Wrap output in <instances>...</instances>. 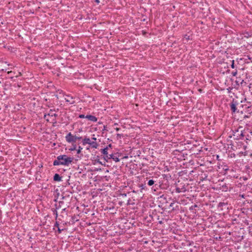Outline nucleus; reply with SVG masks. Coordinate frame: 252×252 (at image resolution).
I'll return each instance as SVG.
<instances>
[{"mask_svg":"<svg viewBox=\"0 0 252 252\" xmlns=\"http://www.w3.org/2000/svg\"><path fill=\"white\" fill-rule=\"evenodd\" d=\"M98 139L95 137V149H97L102 154L103 157L99 158L98 156L95 158V165L97 163L100 164L102 165H105L106 162H112L114 161L118 162L120 161V157L122 156V154L117 152L113 153L111 152V145L108 146H104L103 143L105 138L103 136L97 135Z\"/></svg>","mask_w":252,"mask_h":252,"instance_id":"f257e3e1","label":"nucleus"},{"mask_svg":"<svg viewBox=\"0 0 252 252\" xmlns=\"http://www.w3.org/2000/svg\"><path fill=\"white\" fill-rule=\"evenodd\" d=\"M73 158L68 157L66 155H61L57 158V159L53 162L54 166L63 165L68 166L72 162Z\"/></svg>","mask_w":252,"mask_h":252,"instance_id":"f03ea898","label":"nucleus"},{"mask_svg":"<svg viewBox=\"0 0 252 252\" xmlns=\"http://www.w3.org/2000/svg\"><path fill=\"white\" fill-rule=\"evenodd\" d=\"M95 131H97V133L100 132L103 133V131L105 130V125L103 122L99 121L97 122V119L95 118Z\"/></svg>","mask_w":252,"mask_h":252,"instance_id":"7ed1b4c3","label":"nucleus"},{"mask_svg":"<svg viewBox=\"0 0 252 252\" xmlns=\"http://www.w3.org/2000/svg\"><path fill=\"white\" fill-rule=\"evenodd\" d=\"M66 140L69 142H75L77 140H79L81 137H79L76 136H74L70 132H69L65 137Z\"/></svg>","mask_w":252,"mask_h":252,"instance_id":"20e7f679","label":"nucleus"},{"mask_svg":"<svg viewBox=\"0 0 252 252\" xmlns=\"http://www.w3.org/2000/svg\"><path fill=\"white\" fill-rule=\"evenodd\" d=\"M238 104V102L235 100L234 99L232 100L231 103L229 104L230 108L232 113H235L237 110V105Z\"/></svg>","mask_w":252,"mask_h":252,"instance_id":"39448f33","label":"nucleus"},{"mask_svg":"<svg viewBox=\"0 0 252 252\" xmlns=\"http://www.w3.org/2000/svg\"><path fill=\"white\" fill-rule=\"evenodd\" d=\"M241 121L243 122L247 125H248L252 121V119H251L250 115H245Z\"/></svg>","mask_w":252,"mask_h":252,"instance_id":"423d86ee","label":"nucleus"},{"mask_svg":"<svg viewBox=\"0 0 252 252\" xmlns=\"http://www.w3.org/2000/svg\"><path fill=\"white\" fill-rule=\"evenodd\" d=\"M83 145H85L87 144H89L92 146V147H94V142H91V140L89 138H85L84 139L83 141Z\"/></svg>","mask_w":252,"mask_h":252,"instance_id":"0eeeda50","label":"nucleus"},{"mask_svg":"<svg viewBox=\"0 0 252 252\" xmlns=\"http://www.w3.org/2000/svg\"><path fill=\"white\" fill-rule=\"evenodd\" d=\"M65 100L66 102H68L70 104H74L75 102V100H74V98L72 96L69 95L66 96L65 98Z\"/></svg>","mask_w":252,"mask_h":252,"instance_id":"6e6552de","label":"nucleus"},{"mask_svg":"<svg viewBox=\"0 0 252 252\" xmlns=\"http://www.w3.org/2000/svg\"><path fill=\"white\" fill-rule=\"evenodd\" d=\"M53 179H54V181H55L59 182L62 180V177L60 176L59 174L56 173L54 176Z\"/></svg>","mask_w":252,"mask_h":252,"instance_id":"1a4fd4ad","label":"nucleus"},{"mask_svg":"<svg viewBox=\"0 0 252 252\" xmlns=\"http://www.w3.org/2000/svg\"><path fill=\"white\" fill-rule=\"evenodd\" d=\"M85 118L91 121L94 122V116L88 115L85 117Z\"/></svg>","mask_w":252,"mask_h":252,"instance_id":"9d476101","label":"nucleus"},{"mask_svg":"<svg viewBox=\"0 0 252 252\" xmlns=\"http://www.w3.org/2000/svg\"><path fill=\"white\" fill-rule=\"evenodd\" d=\"M155 182V181L153 180H150L148 181L147 184L149 186H152L154 184Z\"/></svg>","mask_w":252,"mask_h":252,"instance_id":"9b49d317","label":"nucleus"},{"mask_svg":"<svg viewBox=\"0 0 252 252\" xmlns=\"http://www.w3.org/2000/svg\"><path fill=\"white\" fill-rule=\"evenodd\" d=\"M52 210L53 211V214L56 216V219H57L58 217V213H57L56 209H52Z\"/></svg>","mask_w":252,"mask_h":252,"instance_id":"f8f14e48","label":"nucleus"},{"mask_svg":"<svg viewBox=\"0 0 252 252\" xmlns=\"http://www.w3.org/2000/svg\"><path fill=\"white\" fill-rule=\"evenodd\" d=\"M102 190V189H97L96 191L95 192V197H96L97 196L98 194L100 193V191Z\"/></svg>","mask_w":252,"mask_h":252,"instance_id":"ddd939ff","label":"nucleus"},{"mask_svg":"<svg viewBox=\"0 0 252 252\" xmlns=\"http://www.w3.org/2000/svg\"><path fill=\"white\" fill-rule=\"evenodd\" d=\"M197 207V205H196V204H194V205H192L191 206H190L189 207V210H193V209H194Z\"/></svg>","mask_w":252,"mask_h":252,"instance_id":"4468645a","label":"nucleus"},{"mask_svg":"<svg viewBox=\"0 0 252 252\" xmlns=\"http://www.w3.org/2000/svg\"><path fill=\"white\" fill-rule=\"evenodd\" d=\"M47 115H48V116L51 115L52 117H53V116H54V117H56L57 116V115L56 114H55V113H54V114H47ZM46 116H47V115H46V114H45V115H44V118H46Z\"/></svg>","mask_w":252,"mask_h":252,"instance_id":"2eb2a0df","label":"nucleus"},{"mask_svg":"<svg viewBox=\"0 0 252 252\" xmlns=\"http://www.w3.org/2000/svg\"><path fill=\"white\" fill-rule=\"evenodd\" d=\"M176 192L177 193H180L182 192L181 189L179 188H176Z\"/></svg>","mask_w":252,"mask_h":252,"instance_id":"dca6fc26","label":"nucleus"},{"mask_svg":"<svg viewBox=\"0 0 252 252\" xmlns=\"http://www.w3.org/2000/svg\"><path fill=\"white\" fill-rule=\"evenodd\" d=\"M237 74V71L236 70L235 71H232L231 72V74L233 76H236Z\"/></svg>","mask_w":252,"mask_h":252,"instance_id":"f3484780","label":"nucleus"},{"mask_svg":"<svg viewBox=\"0 0 252 252\" xmlns=\"http://www.w3.org/2000/svg\"><path fill=\"white\" fill-rule=\"evenodd\" d=\"M231 67L232 68H235L234 61V60L232 61V63H231Z\"/></svg>","mask_w":252,"mask_h":252,"instance_id":"a211bd4d","label":"nucleus"},{"mask_svg":"<svg viewBox=\"0 0 252 252\" xmlns=\"http://www.w3.org/2000/svg\"><path fill=\"white\" fill-rule=\"evenodd\" d=\"M223 169L225 171H227L229 170L228 168V166H226V165H224V167L223 168Z\"/></svg>","mask_w":252,"mask_h":252,"instance_id":"6ab92c4d","label":"nucleus"},{"mask_svg":"<svg viewBox=\"0 0 252 252\" xmlns=\"http://www.w3.org/2000/svg\"><path fill=\"white\" fill-rule=\"evenodd\" d=\"M225 204L223 202H220L219 204V207H221L223 205H224Z\"/></svg>","mask_w":252,"mask_h":252,"instance_id":"aec40b11","label":"nucleus"},{"mask_svg":"<svg viewBox=\"0 0 252 252\" xmlns=\"http://www.w3.org/2000/svg\"><path fill=\"white\" fill-rule=\"evenodd\" d=\"M63 230V229H61L59 227H58V231L59 233H61V232H62Z\"/></svg>","mask_w":252,"mask_h":252,"instance_id":"412c9836","label":"nucleus"},{"mask_svg":"<svg viewBox=\"0 0 252 252\" xmlns=\"http://www.w3.org/2000/svg\"><path fill=\"white\" fill-rule=\"evenodd\" d=\"M54 226L56 227L57 228H58V227H59V224L58 223V222L57 221H56V222L55 223Z\"/></svg>","mask_w":252,"mask_h":252,"instance_id":"4be33fe9","label":"nucleus"},{"mask_svg":"<svg viewBox=\"0 0 252 252\" xmlns=\"http://www.w3.org/2000/svg\"><path fill=\"white\" fill-rule=\"evenodd\" d=\"M122 136V135L121 134H117V138H121Z\"/></svg>","mask_w":252,"mask_h":252,"instance_id":"5701e85b","label":"nucleus"},{"mask_svg":"<svg viewBox=\"0 0 252 252\" xmlns=\"http://www.w3.org/2000/svg\"><path fill=\"white\" fill-rule=\"evenodd\" d=\"M82 149V148L79 147V149L77 150V153L79 154L81 152V150Z\"/></svg>","mask_w":252,"mask_h":252,"instance_id":"b1692460","label":"nucleus"},{"mask_svg":"<svg viewBox=\"0 0 252 252\" xmlns=\"http://www.w3.org/2000/svg\"><path fill=\"white\" fill-rule=\"evenodd\" d=\"M76 149V146H74L72 148H71L70 150L71 151L75 150Z\"/></svg>","mask_w":252,"mask_h":252,"instance_id":"393cba45","label":"nucleus"},{"mask_svg":"<svg viewBox=\"0 0 252 252\" xmlns=\"http://www.w3.org/2000/svg\"><path fill=\"white\" fill-rule=\"evenodd\" d=\"M240 136L242 137L244 136V134L243 132H242V131H241Z\"/></svg>","mask_w":252,"mask_h":252,"instance_id":"a878e982","label":"nucleus"},{"mask_svg":"<svg viewBox=\"0 0 252 252\" xmlns=\"http://www.w3.org/2000/svg\"><path fill=\"white\" fill-rule=\"evenodd\" d=\"M174 204V203H170V205H169V206H170V207H173Z\"/></svg>","mask_w":252,"mask_h":252,"instance_id":"bb28decb","label":"nucleus"},{"mask_svg":"<svg viewBox=\"0 0 252 252\" xmlns=\"http://www.w3.org/2000/svg\"><path fill=\"white\" fill-rule=\"evenodd\" d=\"M80 118H85L84 115H80L79 116Z\"/></svg>","mask_w":252,"mask_h":252,"instance_id":"cd10ccee","label":"nucleus"},{"mask_svg":"<svg viewBox=\"0 0 252 252\" xmlns=\"http://www.w3.org/2000/svg\"><path fill=\"white\" fill-rule=\"evenodd\" d=\"M95 2L97 4H99L100 2V1L99 0H95Z\"/></svg>","mask_w":252,"mask_h":252,"instance_id":"c85d7f7f","label":"nucleus"},{"mask_svg":"<svg viewBox=\"0 0 252 252\" xmlns=\"http://www.w3.org/2000/svg\"><path fill=\"white\" fill-rule=\"evenodd\" d=\"M128 158V156H126L124 157L123 158Z\"/></svg>","mask_w":252,"mask_h":252,"instance_id":"c756f323","label":"nucleus"},{"mask_svg":"<svg viewBox=\"0 0 252 252\" xmlns=\"http://www.w3.org/2000/svg\"><path fill=\"white\" fill-rule=\"evenodd\" d=\"M158 223H159V224H162V223H163V222H162V220H159V221H158Z\"/></svg>","mask_w":252,"mask_h":252,"instance_id":"7c9ffc66","label":"nucleus"},{"mask_svg":"<svg viewBox=\"0 0 252 252\" xmlns=\"http://www.w3.org/2000/svg\"><path fill=\"white\" fill-rule=\"evenodd\" d=\"M141 187H142V189H144V185H142L141 186Z\"/></svg>","mask_w":252,"mask_h":252,"instance_id":"2f4dec72","label":"nucleus"},{"mask_svg":"<svg viewBox=\"0 0 252 252\" xmlns=\"http://www.w3.org/2000/svg\"><path fill=\"white\" fill-rule=\"evenodd\" d=\"M116 129L117 131H118V130H119L120 128H116Z\"/></svg>","mask_w":252,"mask_h":252,"instance_id":"473e14b6","label":"nucleus"},{"mask_svg":"<svg viewBox=\"0 0 252 252\" xmlns=\"http://www.w3.org/2000/svg\"><path fill=\"white\" fill-rule=\"evenodd\" d=\"M98 170V168L95 167V171H97V170Z\"/></svg>","mask_w":252,"mask_h":252,"instance_id":"72a5a7b5","label":"nucleus"},{"mask_svg":"<svg viewBox=\"0 0 252 252\" xmlns=\"http://www.w3.org/2000/svg\"><path fill=\"white\" fill-rule=\"evenodd\" d=\"M219 156L218 155H217V158L218 159H219Z\"/></svg>","mask_w":252,"mask_h":252,"instance_id":"f704fd0d","label":"nucleus"},{"mask_svg":"<svg viewBox=\"0 0 252 252\" xmlns=\"http://www.w3.org/2000/svg\"><path fill=\"white\" fill-rule=\"evenodd\" d=\"M63 203V202H62V201H60V202H59V203H60V204H61V203H62V204Z\"/></svg>","mask_w":252,"mask_h":252,"instance_id":"c9c22d12","label":"nucleus"},{"mask_svg":"<svg viewBox=\"0 0 252 252\" xmlns=\"http://www.w3.org/2000/svg\"><path fill=\"white\" fill-rule=\"evenodd\" d=\"M18 87H21V86L20 85H19V84L18 85Z\"/></svg>","mask_w":252,"mask_h":252,"instance_id":"e433bc0d","label":"nucleus"},{"mask_svg":"<svg viewBox=\"0 0 252 252\" xmlns=\"http://www.w3.org/2000/svg\"><path fill=\"white\" fill-rule=\"evenodd\" d=\"M19 75H21V72H19Z\"/></svg>","mask_w":252,"mask_h":252,"instance_id":"4c0bfd02","label":"nucleus"}]
</instances>
